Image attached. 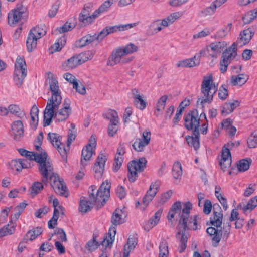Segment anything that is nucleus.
<instances>
[{"instance_id": "6e6d98bb", "label": "nucleus", "mask_w": 257, "mask_h": 257, "mask_svg": "<svg viewBox=\"0 0 257 257\" xmlns=\"http://www.w3.org/2000/svg\"><path fill=\"white\" fill-rule=\"evenodd\" d=\"M257 206V196L252 198L246 206L242 207V211L245 213L247 210L251 211Z\"/></svg>"}, {"instance_id": "49530a36", "label": "nucleus", "mask_w": 257, "mask_h": 257, "mask_svg": "<svg viewBox=\"0 0 257 257\" xmlns=\"http://www.w3.org/2000/svg\"><path fill=\"white\" fill-rule=\"evenodd\" d=\"M231 28L232 23H228L225 27L220 29L216 32L215 34L216 38L218 39L224 38L228 35Z\"/></svg>"}, {"instance_id": "de8ad7c7", "label": "nucleus", "mask_w": 257, "mask_h": 257, "mask_svg": "<svg viewBox=\"0 0 257 257\" xmlns=\"http://www.w3.org/2000/svg\"><path fill=\"white\" fill-rule=\"evenodd\" d=\"M15 230V227L13 223L8 224L0 230V237L12 234Z\"/></svg>"}, {"instance_id": "c03bdc74", "label": "nucleus", "mask_w": 257, "mask_h": 257, "mask_svg": "<svg viewBox=\"0 0 257 257\" xmlns=\"http://www.w3.org/2000/svg\"><path fill=\"white\" fill-rule=\"evenodd\" d=\"M121 47L127 56L136 53L139 50L138 45L133 43H129Z\"/></svg>"}, {"instance_id": "a211bd4d", "label": "nucleus", "mask_w": 257, "mask_h": 257, "mask_svg": "<svg viewBox=\"0 0 257 257\" xmlns=\"http://www.w3.org/2000/svg\"><path fill=\"white\" fill-rule=\"evenodd\" d=\"M136 26V23L118 25L112 26H106L99 33L100 39H102L109 34L124 31Z\"/></svg>"}, {"instance_id": "3c124183", "label": "nucleus", "mask_w": 257, "mask_h": 257, "mask_svg": "<svg viewBox=\"0 0 257 257\" xmlns=\"http://www.w3.org/2000/svg\"><path fill=\"white\" fill-rule=\"evenodd\" d=\"M75 27V24L74 22L67 21L63 26L57 28L56 30L60 33H65L72 30Z\"/></svg>"}, {"instance_id": "052dcab7", "label": "nucleus", "mask_w": 257, "mask_h": 257, "mask_svg": "<svg viewBox=\"0 0 257 257\" xmlns=\"http://www.w3.org/2000/svg\"><path fill=\"white\" fill-rule=\"evenodd\" d=\"M112 4L113 2L110 0L106 1L103 3L97 10H95L96 12H97V16L98 17L100 13L106 12Z\"/></svg>"}, {"instance_id": "f03ea898", "label": "nucleus", "mask_w": 257, "mask_h": 257, "mask_svg": "<svg viewBox=\"0 0 257 257\" xmlns=\"http://www.w3.org/2000/svg\"><path fill=\"white\" fill-rule=\"evenodd\" d=\"M62 103V99L58 104L51 103V105L48 106L47 103L43 114V125L44 126L49 125L52 122L53 118L58 121H65L68 118L72 112V109L70 107V101L68 99H65L62 104L61 108L59 109Z\"/></svg>"}, {"instance_id": "09e8293b", "label": "nucleus", "mask_w": 257, "mask_h": 257, "mask_svg": "<svg viewBox=\"0 0 257 257\" xmlns=\"http://www.w3.org/2000/svg\"><path fill=\"white\" fill-rule=\"evenodd\" d=\"M168 99L167 95L161 96L158 100L156 106V110L158 112V114L161 113L166 105V102Z\"/></svg>"}, {"instance_id": "4d7b16f0", "label": "nucleus", "mask_w": 257, "mask_h": 257, "mask_svg": "<svg viewBox=\"0 0 257 257\" xmlns=\"http://www.w3.org/2000/svg\"><path fill=\"white\" fill-rule=\"evenodd\" d=\"M11 169L20 173L22 170L21 159H16L12 160L9 163Z\"/></svg>"}, {"instance_id": "72a5a7b5", "label": "nucleus", "mask_w": 257, "mask_h": 257, "mask_svg": "<svg viewBox=\"0 0 257 257\" xmlns=\"http://www.w3.org/2000/svg\"><path fill=\"white\" fill-rule=\"evenodd\" d=\"M183 15L181 12H177L172 13L171 15L162 20L163 27H166L173 24L176 20L180 18Z\"/></svg>"}, {"instance_id": "cd10ccee", "label": "nucleus", "mask_w": 257, "mask_h": 257, "mask_svg": "<svg viewBox=\"0 0 257 257\" xmlns=\"http://www.w3.org/2000/svg\"><path fill=\"white\" fill-rule=\"evenodd\" d=\"M132 94L134 99V105L140 110H144L146 107V102L143 99V97L141 95L139 90L137 89H133L132 90Z\"/></svg>"}, {"instance_id": "aec40b11", "label": "nucleus", "mask_w": 257, "mask_h": 257, "mask_svg": "<svg viewBox=\"0 0 257 257\" xmlns=\"http://www.w3.org/2000/svg\"><path fill=\"white\" fill-rule=\"evenodd\" d=\"M151 140V132L147 130L142 133L141 138L137 139L133 144L134 149L138 152H142L144 148L148 145Z\"/></svg>"}, {"instance_id": "ea45409f", "label": "nucleus", "mask_w": 257, "mask_h": 257, "mask_svg": "<svg viewBox=\"0 0 257 257\" xmlns=\"http://www.w3.org/2000/svg\"><path fill=\"white\" fill-rule=\"evenodd\" d=\"M239 105L238 101L225 103L222 106L221 112L223 115H227L231 113L233 110Z\"/></svg>"}, {"instance_id": "f8f14e48", "label": "nucleus", "mask_w": 257, "mask_h": 257, "mask_svg": "<svg viewBox=\"0 0 257 257\" xmlns=\"http://www.w3.org/2000/svg\"><path fill=\"white\" fill-rule=\"evenodd\" d=\"M147 162L146 159L142 157L128 163L127 165L128 178L130 182H134L137 179L138 173L144 170L146 166Z\"/></svg>"}, {"instance_id": "f3484780", "label": "nucleus", "mask_w": 257, "mask_h": 257, "mask_svg": "<svg viewBox=\"0 0 257 257\" xmlns=\"http://www.w3.org/2000/svg\"><path fill=\"white\" fill-rule=\"evenodd\" d=\"M234 145L233 143L229 142L224 145L222 150L221 158L220 159L219 164L224 171L231 166L232 161L230 150L232 148Z\"/></svg>"}, {"instance_id": "bb28decb", "label": "nucleus", "mask_w": 257, "mask_h": 257, "mask_svg": "<svg viewBox=\"0 0 257 257\" xmlns=\"http://www.w3.org/2000/svg\"><path fill=\"white\" fill-rule=\"evenodd\" d=\"M227 43L225 41H218L211 43L209 47L211 51V57H217L227 46Z\"/></svg>"}, {"instance_id": "4be33fe9", "label": "nucleus", "mask_w": 257, "mask_h": 257, "mask_svg": "<svg viewBox=\"0 0 257 257\" xmlns=\"http://www.w3.org/2000/svg\"><path fill=\"white\" fill-rule=\"evenodd\" d=\"M107 160V155L105 154L100 153L98 156L93 168L96 178H99L102 176Z\"/></svg>"}, {"instance_id": "473e14b6", "label": "nucleus", "mask_w": 257, "mask_h": 257, "mask_svg": "<svg viewBox=\"0 0 257 257\" xmlns=\"http://www.w3.org/2000/svg\"><path fill=\"white\" fill-rule=\"evenodd\" d=\"M162 213V209H159L146 224L145 229L146 230H149L150 229L156 226L160 221Z\"/></svg>"}, {"instance_id": "5701e85b", "label": "nucleus", "mask_w": 257, "mask_h": 257, "mask_svg": "<svg viewBox=\"0 0 257 257\" xmlns=\"http://www.w3.org/2000/svg\"><path fill=\"white\" fill-rule=\"evenodd\" d=\"M25 10V8L22 5H20L14 10L11 11L8 16V23L10 25H13L19 22L22 19Z\"/></svg>"}, {"instance_id": "6e6552de", "label": "nucleus", "mask_w": 257, "mask_h": 257, "mask_svg": "<svg viewBox=\"0 0 257 257\" xmlns=\"http://www.w3.org/2000/svg\"><path fill=\"white\" fill-rule=\"evenodd\" d=\"M47 82L49 86V90L52 93L51 97L47 101L48 106L49 107L51 103L58 104L59 103L60 99H62L61 92L58 86V82L56 77L51 72L47 73Z\"/></svg>"}, {"instance_id": "2eb2a0df", "label": "nucleus", "mask_w": 257, "mask_h": 257, "mask_svg": "<svg viewBox=\"0 0 257 257\" xmlns=\"http://www.w3.org/2000/svg\"><path fill=\"white\" fill-rule=\"evenodd\" d=\"M200 117L196 109L185 114L184 116L185 127L188 130H190L193 131L196 130L199 131Z\"/></svg>"}, {"instance_id": "603ef678", "label": "nucleus", "mask_w": 257, "mask_h": 257, "mask_svg": "<svg viewBox=\"0 0 257 257\" xmlns=\"http://www.w3.org/2000/svg\"><path fill=\"white\" fill-rule=\"evenodd\" d=\"M216 11V9L211 4V5L207 7L203 8L200 12V15L201 17H207L213 15Z\"/></svg>"}, {"instance_id": "f257e3e1", "label": "nucleus", "mask_w": 257, "mask_h": 257, "mask_svg": "<svg viewBox=\"0 0 257 257\" xmlns=\"http://www.w3.org/2000/svg\"><path fill=\"white\" fill-rule=\"evenodd\" d=\"M192 209V204L188 202L182 204L180 201L174 203L168 215V219L171 220L175 217H180L177 226L178 232L177 239L180 241L179 247L180 252H182L186 247V243L188 237L187 229L196 230L197 229V216H190L189 214Z\"/></svg>"}, {"instance_id": "8fccbe9b", "label": "nucleus", "mask_w": 257, "mask_h": 257, "mask_svg": "<svg viewBox=\"0 0 257 257\" xmlns=\"http://www.w3.org/2000/svg\"><path fill=\"white\" fill-rule=\"evenodd\" d=\"M169 253L168 244L166 240H163L159 246V257H168Z\"/></svg>"}, {"instance_id": "e2e57ef3", "label": "nucleus", "mask_w": 257, "mask_h": 257, "mask_svg": "<svg viewBox=\"0 0 257 257\" xmlns=\"http://www.w3.org/2000/svg\"><path fill=\"white\" fill-rule=\"evenodd\" d=\"M43 139V133L40 132L34 141V146L35 147L36 150L38 151L37 153H40L41 152H44L42 149L41 148V145L42 143Z\"/></svg>"}, {"instance_id": "6ab92c4d", "label": "nucleus", "mask_w": 257, "mask_h": 257, "mask_svg": "<svg viewBox=\"0 0 257 257\" xmlns=\"http://www.w3.org/2000/svg\"><path fill=\"white\" fill-rule=\"evenodd\" d=\"M159 186L160 184L158 182H155L151 184L149 190L143 198L142 210H144L152 201L158 191Z\"/></svg>"}, {"instance_id": "864d4df0", "label": "nucleus", "mask_w": 257, "mask_h": 257, "mask_svg": "<svg viewBox=\"0 0 257 257\" xmlns=\"http://www.w3.org/2000/svg\"><path fill=\"white\" fill-rule=\"evenodd\" d=\"M66 42V38L62 37L51 46V49L53 52L59 51L65 45Z\"/></svg>"}, {"instance_id": "20e7f679", "label": "nucleus", "mask_w": 257, "mask_h": 257, "mask_svg": "<svg viewBox=\"0 0 257 257\" xmlns=\"http://www.w3.org/2000/svg\"><path fill=\"white\" fill-rule=\"evenodd\" d=\"M216 91L217 87L213 83L212 76H204L201 87V95L197 101L198 105L203 107L204 104L210 103L213 100V95Z\"/></svg>"}, {"instance_id": "4468645a", "label": "nucleus", "mask_w": 257, "mask_h": 257, "mask_svg": "<svg viewBox=\"0 0 257 257\" xmlns=\"http://www.w3.org/2000/svg\"><path fill=\"white\" fill-rule=\"evenodd\" d=\"M93 10V5L92 3L85 4L79 15V21L85 25L92 23L97 17V12H96L95 11L91 14Z\"/></svg>"}, {"instance_id": "ddd939ff", "label": "nucleus", "mask_w": 257, "mask_h": 257, "mask_svg": "<svg viewBox=\"0 0 257 257\" xmlns=\"http://www.w3.org/2000/svg\"><path fill=\"white\" fill-rule=\"evenodd\" d=\"M237 55V46L235 43L227 49L222 54L220 62V70L222 73L226 71L228 65Z\"/></svg>"}, {"instance_id": "a19ab883", "label": "nucleus", "mask_w": 257, "mask_h": 257, "mask_svg": "<svg viewBox=\"0 0 257 257\" xmlns=\"http://www.w3.org/2000/svg\"><path fill=\"white\" fill-rule=\"evenodd\" d=\"M42 232L43 229L41 227H37L33 228L27 233L26 234V239L32 241L40 235Z\"/></svg>"}, {"instance_id": "69168bd1", "label": "nucleus", "mask_w": 257, "mask_h": 257, "mask_svg": "<svg viewBox=\"0 0 257 257\" xmlns=\"http://www.w3.org/2000/svg\"><path fill=\"white\" fill-rule=\"evenodd\" d=\"M43 188V184L40 182H35L31 187V194L36 195Z\"/></svg>"}, {"instance_id": "1a4fd4ad", "label": "nucleus", "mask_w": 257, "mask_h": 257, "mask_svg": "<svg viewBox=\"0 0 257 257\" xmlns=\"http://www.w3.org/2000/svg\"><path fill=\"white\" fill-rule=\"evenodd\" d=\"M134 58L133 56H127L120 46L113 50L108 58L107 64L110 66H113L118 64H127L132 61Z\"/></svg>"}, {"instance_id": "c85d7f7f", "label": "nucleus", "mask_w": 257, "mask_h": 257, "mask_svg": "<svg viewBox=\"0 0 257 257\" xmlns=\"http://www.w3.org/2000/svg\"><path fill=\"white\" fill-rule=\"evenodd\" d=\"M12 133L14 136V139L19 140L23 136L24 130L23 123L20 120H16L11 124Z\"/></svg>"}, {"instance_id": "58836bf2", "label": "nucleus", "mask_w": 257, "mask_h": 257, "mask_svg": "<svg viewBox=\"0 0 257 257\" xmlns=\"http://www.w3.org/2000/svg\"><path fill=\"white\" fill-rule=\"evenodd\" d=\"M247 76L243 74L233 75L231 77V83L233 85H242L247 81Z\"/></svg>"}, {"instance_id": "39448f33", "label": "nucleus", "mask_w": 257, "mask_h": 257, "mask_svg": "<svg viewBox=\"0 0 257 257\" xmlns=\"http://www.w3.org/2000/svg\"><path fill=\"white\" fill-rule=\"evenodd\" d=\"M47 155L45 152H41L38 153L35 161L38 164V170L41 175L42 181L47 183L48 178L54 177L57 175L54 173L53 165L47 158Z\"/></svg>"}, {"instance_id": "393cba45", "label": "nucleus", "mask_w": 257, "mask_h": 257, "mask_svg": "<svg viewBox=\"0 0 257 257\" xmlns=\"http://www.w3.org/2000/svg\"><path fill=\"white\" fill-rule=\"evenodd\" d=\"M126 215V213L124 209L117 208L112 214L111 223L114 225L122 224L125 222Z\"/></svg>"}, {"instance_id": "79ce46f5", "label": "nucleus", "mask_w": 257, "mask_h": 257, "mask_svg": "<svg viewBox=\"0 0 257 257\" xmlns=\"http://www.w3.org/2000/svg\"><path fill=\"white\" fill-rule=\"evenodd\" d=\"M105 118L110 121V123H119L117 112L114 110H109L103 114Z\"/></svg>"}, {"instance_id": "423d86ee", "label": "nucleus", "mask_w": 257, "mask_h": 257, "mask_svg": "<svg viewBox=\"0 0 257 257\" xmlns=\"http://www.w3.org/2000/svg\"><path fill=\"white\" fill-rule=\"evenodd\" d=\"M110 184L107 181L103 182L96 194H95V187L92 186L88 191L89 198L91 200L92 202H98V207H101L106 203L110 196Z\"/></svg>"}, {"instance_id": "c756f323", "label": "nucleus", "mask_w": 257, "mask_h": 257, "mask_svg": "<svg viewBox=\"0 0 257 257\" xmlns=\"http://www.w3.org/2000/svg\"><path fill=\"white\" fill-rule=\"evenodd\" d=\"M99 38L100 39L99 34L98 35L96 34L93 35H87L78 40L76 42V45L78 47H82L90 44L95 40Z\"/></svg>"}, {"instance_id": "9d476101", "label": "nucleus", "mask_w": 257, "mask_h": 257, "mask_svg": "<svg viewBox=\"0 0 257 257\" xmlns=\"http://www.w3.org/2000/svg\"><path fill=\"white\" fill-rule=\"evenodd\" d=\"M46 33L44 26H38L32 28L28 35L27 40V48L29 52L32 51L36 48L37 40Z\"/></svg>"}, {"instance_id": "c9c22d12", "label": "nucleus", "mask_w": 257, "mask_h": 257, "mask_svg": "<svg viewBox=\"0 0 257 257\" xmlns=\"http://www.w3.org/2000/svg\"><path fill=\"white\" fill-rule=\"evenodd\" d=\"M8 114L10 113L17 117L22 119L25 116L24 111L20 108L19 105L12 104L8 106Z\"/></svg>"}, {"instance_id": "f704fd0d", "label": "nucleus", "mask_w": 257, "mask_h": 257, "mask_svg": "<svg viewBox=\"0 0 257 257\" xmlns=\"http://www.w3.org/2000/svg\"><path fill=\"white\" fill-rule=\"evenodd\" d=\"M137 244V238L134 236H129L126 243L124 246V255H125V256H128L130 253L135 249Z\"/></svg>"}, {"instance_id": "a878e982", "label": "nucleus", "mask_w": 257, "mask_h": 257, "mask_svg": "<svg viewBox=\"0 0 257 257\" xmlns=\"http://www.w3.org/2000/svg\"><path fill=\"white\" fill-rule=\"evenodd\" d=\"M254 32L252 29L248 28L242 31L239 34L237 44L240 45L248 44L254 35Z\"/></svg>"}, {"instance_id": "dca6fc26", "label": "nucleus", "mask_w": 257, "mask_h": 257, "mask_svg": "<svg viewBox=\"0 0 257 257\" xmlns=\"http://www.w3.org/2000/svg\"><path fill=\"white\" fill-rule=\"evenodd\" d=\"M96 145V139L93 136H91L89 139L88 144L82 150L80 165L82 167H85L87 165L95 149Z\"/></svg>"}, {"instance_id": "e433bc0d", "label": "nucleus", "mask_w": 257, "mask_h": 257, "mask_svg": "<svg viewBox=\"0 0 257 257\" xmlns=\"http://www.w3.org/2000/svg\"><path fill=\"white\" fill-rule=\"evenodd\" d=\"M94 204H96L98 206V202H92L90 198L89 201L82 199L80 200L79 204V211L82 213H86L91 210ZM97 208H100V207L97 206Z\"/></svg>"}, {"instance_id": "0e129e2a", "label": "nucleus", "mask_w": 257, "mask_h": 257, "mask_svg": "<svg viewBox=\"0 0 257 257\" xmlns=\"http://www.w3.org/2000/svg\"><path fill=\"white\" fill-rule=\"evenodd\" d=\"M54 147L57 149L58 151L63 158L66 157L67 151L69 150V147H68V146L65 147L61 141L59 144H57Z\"/></svg>"}, {"instance_id": "412c9836", "label": "nucleus", "mask_w": 257, "mask_h": 257, "mask_svg": "<svg viewBox=\"0 0 257 257\" xmlns=\"http://www.w3.org/2000/svg\"><path fill=\"white\" fill-rule=\"evenodd\" d=\"M50 180L51 186L56 193L65 197L68 196L66 187L64 185L63 181L59 179L58 175L54 177H51V179Z\"/></svg>"}, {"instance_id": "37998d69", "label": "nucleus", "mask_w": 257, "mask_h": 257, "mask_svg": "<svg viewBox=\"0 0 257 257\" xmlns=\"http://www.w3.org/2000/svg\"><path fill=\"white\" fill-rule=\"evenodd\" d=\"M172 175L174 179L180 180L182 175L181 164L178 162H175L172 168Z\"/></svg>"}, {"instance_id": "13d9d810", "label": "nucleus", "mask_w": 257, "mask_h": 257, "mask_svg": "<svg viewBox=\"0 0 257 257\" xmlns=\"http://www.w3.org/2000/svg\"><path fill=\"white\" fill-rule=\"evenodd\" d=\"M47 139L54 147L57 144H59L61 142V137L57 134L49 133L48 134Z\"/></svg>"}, {"instance_id": "338daca9", "label": "nucleus", "mask_w": 257, "mask_h": 257, "mask_svg": "<svg viewBox=\"0 0 257 257\" xmlns=\"http://www.w3.org/2000/svg\"><path fill=\"white\" fill-rule=\"evenodd\" d=\"M251 162L249 160L243 159L239 162L238 169L240 171H245L248 169Z\"/></svg>"}, {"instance_id": "774afa93", "label": "nucleus", "mask_w": 257, "mask_h": 257, "mask_svg": "<svg viewBox=\"0 0 257 257\" xmlns=\"http://www.w3.org/2000/svg\"><path fill=\"white\" fill-rule=\"evenodd\" d=\"M172 194V192L171 191H169L162 194L158 200V204L162 205L170 199Z\"/></svg>"}, {"instance_id": "a18cd8bd", "label": "nucleus", "mask_w": 257, "mask_h": 257, "mask_svg": "<svg viewBox=\"0 0 257 257\" xmlns=\"http://www.w3.org/2000/svg\"><path fill=\"white\" fill-rule=\"evenodd\" d=\"M257 17V8L248 11L242 17L244 23L247 24L251 22Z\"/></svg>"}, {"instance_id": "0eeeda50", "label": "nucleus", "mask_w": 257, "mask_h": 257, "mask_svg": "<svg viewBox=\"0 0 257 257\" xmlns=\"http://www.w3.org/2000/svg\"><path fill=\"white\" fill-rule=\"evenodd\" d=\"M94 53L91 51H85L78 55H74L64 61L62 64V67L66 71L72 70L91 59Z\"/></svg>"}, {"instance_id": "9b49d317", "label": "nucleus", "mask_w": 257, "mask_h": 257, "mask_svg": "<svg viewBox=\"0 0 257 257\" xmlns=\"http://www.w3.org/2000/svg\"><path fill=\"white\" fill-rule=\"evenodd\" d=\"M27 75L26 65L25 60L18 57L15 64L14 81L19 88L22 86L24 79Z\"/></svg>"}, {"instance_id": "7ed1b4c3", "label": "nucleus", "mask_w": 257, "mask_h": 257, "mask_svg": "<svg viewBox=\"0 0 257 257\" xmlns=\"http://www.w3.org/2000/svg\"><path fill=\"white\" fill-rule=\"evenodd\" d=\"M223 214L221 209L218 205H214L213 206V213L210 217V223L214 227H208L206 232L210 236H212V240L215 246H217L220 242L222 231L221 225L222 223Z\"/></svg>"}, {"instance_id": "4c0bfd02", "label": "nucleus", "mask_w": 257, "mask_h": 257, "mask_svg": "<svg viewBox=\"0 0 257 257\" xmlns=\"http://www.w3.org/2000/svg\"><path fill=\"white\" fill-rule=\"evenodd\" d=\"M27 205V204L25 202H22L13 209L11 215V220L12 221H16L18 220Z\"/></svg>"}, {"instance_id": "2f4dec72", "label": "nucleus", "mask_w": 257, "mask_h": 257, "mask_svg": "<svg viewBox=\"0 0 257 257\" xmlns=\"http://www.w3.org/2000/svg\"><path fill=\"white\" fill-rule=\"evenodd\" d=\"M186 140L190 146H192L197 150L200 146L199 131L196 130L193 131L192 136L186 137Z\"/></svg>"}, {"instance_id": "7c9ffc66", "label": "nucleus", "mask_w": 257, "mask_h": 257, "mask_svg": "<svg viewBox=\"0 0 257 257\" xmlns=\"http://www.w3.org/2000/svg\"><path fill=\"white\" fill-rule=\"evenodd\" d=\"M200 63V60H198L195 55L191 58L179 61L176 66L177 67H193L197 66Z\"/></svg>"}, {"instance_id": "bf43d9fd", "label": "nucleus", "mask_w": 257, "mask_h": 257, "mask_svg": "<svg viewBox=\"0 0 257 257\" xmlns=\"http://www.w3.org/2000/svg\"><path fill=\"white\" fill-rule=\"evenodd\" d=\"M19 152L22 156L26 157V158L34 159V161L36 160L37 155H38V153H35L33 152L28 151L23 149H20Z\"/></svg>"}, {"instance_id": "5fc2aeb1", "label": "nucleus", "mask_w": 257, "mask_h": 257, "mask_svg": "<svg viewBox=\"0 0 257 257\" xmlns=\"http://www.w3.org/2000/svg\"><path fill=\"white\" fill-rule=\"evenodd\" d=\"M163 28L164 27H163L162 24V20H158L153 22L150 27L152 34H156L160 32Z\"/></svg>"}, {"instance_id": "b1692460", "label": "nucleus", "mask_w": 257, "mask_h": 257, "mask_svg": "<svg viewBox=\"0 0 257 257\" xmlns=\"http://www.w3.org/2000/svg\"><path fill=\"white\" fill-rule=\"evenodd\" d=\"M116 229L114 226L111 227L109 230V232L106 235L101 242L102 248L101 249H108V251H110L111 246L114 240L115 235L116 234Z\"/></svg>"}, {"instance_id": "680f3d73", "label": "nucleus", "mask_w": 257, "mask_h": 257, "mask_svg": "<svg viewBox=\"0 0 257 257\" xmlns=\"http://www.w3.org/2000/svg\"><path fill=\"white\" fill-rule=\"evenodd\" d=\"M211 53L209 45L202 48L198 53L196 54L195 55L198 58V60H200V58L201 57L211 56Z\"/></svg>"}]
</instances>
